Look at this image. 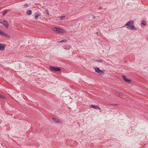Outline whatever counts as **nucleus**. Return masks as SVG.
Masks as SVG:
<instances>
[{"instance_id":"8","label":"nucleus","mask_w":148,"mask_h":148,"mask_svg":"<svg viewBox=\"0 0 148 148\" xmlns=\"http://www.w3.org/2000/svg\"><path fill=\"white\" fill-rule=\"evenodd\" d=\"M5 44L0 43V50L3 51L5 50Z\"/></svg>"},{"instance_id":"11","label":"nucleus","mask_w":148,"mask_h":148,"mask_svg":"<svg viewBox=\"0 0 148 148\" xmlns=\"http://www.w3.org/2000/svg\"><path fill=\"white\" fill-rule=\"evenodd\" d=\"M32 11L30 10H28L26 12L27 14L29 15H31L32 14Z\"/></svg>"},{"instance_id":"18","label":"nucleus","mask_w":148,"mask_h":148,"mask_svg":"<svg viewBox=\"0 0 148 148\" xmlns=\"http://www.w3.org/2000/svg\"><path fill=\"white\" fill-rule=\"evenodd\" d=\"M0 98H2L3 99H5L6 98V97L1 95L0 94Z\"/></svg>"},{"instance_id":"6","label":"nucleus","mask_w":148,"mask_h":148,"mask_svg":"<svg viewBox=\"0 0 148 148\" xmlns=\"http://www.w3.org/2000/svg\"><path fill=\"white\" fill-rule=\"evenodd\" d=\"M53 121L56 123H62V121L59 119H58L57 118L55 117L52 118Z\"/></svg>"},{"instance_id":"2","label":"nucleus","mask_w":148,"mask_h":148,"mask_svg":"<svg viewBox=\"0 0 148 148\" xmlns=\"http://www.w3.org/2000/svg\"><path fill=\"white\" fill-rule=\"evenodd\" d=\"M51 30L54 32L58 33H64L65 32V31L63 29L57 27L52 28L51 29Z\"/></svg>"},{"instance_id":"3","label":"nucleus","mask_w":148,"mask_h":148,"mask_svg":"<svg viewBox=\"0 0 148 148\" xmlns=\"http://www.w3.org/2000/svg\"><path fill=\"white\" fill-rule=\"evenodd\" d=\"M49 69L52 71L56 72L58 71H60L61 69L57 66H53L49 67Z\"/></svg>"},{"instance_id":"4","label":"nucleus","mask_w":148,"mask_h":148,"mask_svg":"<svg viewBox=\"0 0 148 148\" xmlns=\"http://www.w3.org/2000/svg\"><path fill=\"white\" fill-rule=\"evenodd\" d=\"M0 23L2 24L6 28H8L9 26V24L7 21L4 20L3 22L0 21Z\"/></svg>"},{"instance_id":"9","label":"nucleus","mask_w":148,"mask_h":148,"mask_svg":"<svg viewBox=\"0 0 148 148\" xmlns=\"http://www.w3.org/2000/svg\"><path fill=\"white\" fill-rule=\"evenodd\" d=\"M1 36H2L3 37H5L8 38H10V36L9 34L5 33L4 32H3V31H2V34H1Z\"/></svg>"},{"instance_id":"25","label":"nucleus","mask_w":148,"mask_h":148,"mask_svg":"<svg viewBox=\"0 0 148 148\" xmlns=\"http://www.w3.org/2000/svg\"><path fill=\"white\" fill-rule=\"evenodd\" d=\"M47 14H49L48 11H47Z\"/></svg>"},{"instance_id":"20","label":"nucleus","mask_w":148,"mask_h":148,"mask_svg":"<svg viewBox=\"0 0 148 148\" xmlns=\"http://www.w3.org/2000/svg\"><path fill=\"white\" fill-rule=\"evenodd\" d=\"M7 12V10H5L3 12V15H5V14Z\"/></svg>"},{"instance_id":"22","label":"nucleus","mask_w":148,"mask_h":148,"mask_svg":"<svg viewBox=\"0 0 148 148\" xmlns=\"http://www.w3.org/2000/svg\"><path fill=\"white\" fill-rule=\"evenodd\" d=\"M112 105H113V106H117V105H119V104H112Z\"/></svg>"},{"instance_id":"13","label":"nucleus","mask_w":148,"mask_h":148,"mask_svg":"<svg viewBox=\"0 0 148 148\" xmlns=\"http://www.w3.org/2000/svg\"><path fill=\"white\" fill-rule=\"evenodd\" d=\"M141 24L144 26H145L146 25V23L145 21H143L141 22Z\"/></svg>"},{"instance_id":"12","label":"nucleus","mask_w":148,"mask_h":148,"mask_svg":"<svg viewBox=\"0 0 148 148\" xmlns=\"http://www.w3.org/2000/svg\"><path fill=\"white\" fill-rule=\"evenodd\" d=\"M116 93L118 94V95H119L120 96L123 97V93L120 92H117Z\"/></svg>"},{"instance_id":"1","label":"nucleus","mask_w":148,"mask_h":148,"mask_svg":"<svg viewBox=\"0 0 148 148\" xmlns=\"http://www.w3.org/2000/svg\"><path fill=\"white\" fill-rule=\"evenodd\" d=\"M125 26L128 27V29L131 30H136L137 28H135L134 25V22L132 21H130L127 22L125 25Z\"/></svg>"},{"instance_id":"15","label":"nucleus","mask_w":148,"mask_h":148,"mask_svg":"<svg viewBox=\"0 0 148 148\" xmlns=\"http://www.w3.org/2000/svg\"><path fill=\"white\" fill-rule=\"evenodd\" d=\"M40 15V14H38L36 15L35 17V19L36 20H37L38 18V17Z\"/></svg>"},{"instance_id":"7","label":"nucleus","mask_w":148,"mask_h":148,"mask_svg":"<svg viewBox=\"0 0 148 148\" xmlns=\"http://www.w3.org/2000/svg\"><path fill=\"white\" fill-rule=\"evenodd\" d=\"M90 108H93L96 109H98L99 110H101V109L98 106L96 105H91L90 106Z\"/></svg>"},{"instance_id":"23","label":"nucleus","mask_w":148,"mask_h":148,"mask_svg":"<svg viewBox=\"0 0 148 148\" xmlns=\"http://www.w3.org/2000/svg\"><path fill=\"white\" fill-rule=\"evenodd\" d=\"M2 31L0 30V35H1Z\"/></svg>"},{"instance_id":"16","label":"nucleus","mask_w":148,"mask_h":148,"mask_svg":"<svg viewBox=\"0 0 148 148\" xmlns=\"http://www.w3.org/2000/svg\"><path fill=\"white\" fill-rule=\"evenodd\" d=\"M65 16H62L60 17V19L62 20L65 19Z\"/></svg>"},{"instance_id":"19","label":"nucleus","mask_w":148,"mask_h":148,"mask_svg":"<svg viewBox=\"0 0 148 148\" xmlns=\"http://www.w3.org/2000/svg\"><path fill=\"white\" fill-rule=\"evenodd\" d=\"M28 6V4L27 3H26L23 5V7L24 8L27 7Z\"/></svg>"},{"instance_id":"24","label":"nucleus","mask_w":148,"mask_h":148,"mask_svg":"<svg viewBox=\"0 0 148 148\" xmlns=\"http://www.w3.org/2000/svg\"><path fill=\"white\" fill-rule=\"evenodd\" d=\"M91 16L93 18V19L95 17L94 16Z\"/></svg>"},{"instance_id":"21","label":"nucleus","mask_w":148,"mask_h":148,"mask_svg":"<svg viewBox=\"0 0 148 148\" xmlns=\"http://www.w3.org/2000/svg\"><path fill=\"white\" fill-rule=\"evenodd\" d=\"M25 57H30V58H33V56H27V55L25 56Z\"/></svg>"},{"instance_id":"17","label":"nucleus","mask_w":148,"mask_h":148,"mask_svg":"<svg viewBox=\"0 0 148 148\" xmlns=\"http://www.w3.org/2000/svg\"><path fill=\"white\" fill-rule=\"evenodd\" d=\"M96 61L97 62H103V60L101 59L99 60H96Z\"/></svg>"},{"instance_id":"14","label":"nucleus","mask_w":148,"mask_h":148,"mask_svg":"<svg viewBox=\"0 0 148 148\" xmlns=\"http://www.w3.org/2000/svg\"><path fill=\"white\" fill-rule=\"evenodd\" d=\"M67 39H63L61 41H60L58 42H64L67 41Z\"/></svg>"},{"instance_id":"10","label":"nucleus","mask_w":148,"mask_h":148,"mask_svg":"<svg viewBox=\"0 0 148 148\" xmlns=\"http://www.w3.org/2000/svg\"><path fill=\"white\" fill-rule=\"evenodd\" d=\"M122 77L123 79L126 82H130L131 81V80L128 79L124 75H123L122 76Z\"/></svg>"},{"instance_id":"5","label":"nucleus","mask_w":148,"mask_h":148,"mask_svg":"<svg viewBox=\"0 0 148 148\" xmlns=\"http://www.w3.org/2000/svg\"><path fill=\"white\" fill-rule=\"evenodd\" d=\"M95 70L96 72L99 73L100 75H102L104 73L103 71L101 70L99 68L96 67L95 68Z\"/></svg>"}]
</instances>
